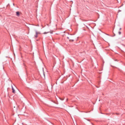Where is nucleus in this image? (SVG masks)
Segmentation results:
<instances>
[{
    "label": "nucleus",
    "instance_id": "1",
    "mask_svg": "<svg viewBox=\"0 0 125 125\" xmlns=\"http://www.w3.org/2000/svg\"><path fill=\"white\" fill-rule=\"evenodd\" d=\"M11 86H12V92L14 94H15V90L14 89V88H13V87L12 86V85Z\"/></svg>",
    "mask_w": 125,
    "mask_h": 125
},
{
    "label": "nucleus",
    "instance_id": "2",
    "mask_svg": "<svg viewBox=\"0 0 125 125\" xmlns=\"http://www.w3.org/2000/svg\"><path fill=\"white\" fill-rule=\"evenodd\" d=\"M16 15L17 16H19L20 14L19 12L18 11H17L16 12Z\"/></svg>",
    "mask_w": 125,
    "mask_h": 125
},
{
    "label": "nucleus",
    "instance_id": "3",
    "mask_svg": "<svg viewBox=\"0 0 125 125\" xmlns=\"http://www.w3.org/2000/svg\"><path fill=\"white\" fill-rule=\"evenodd\" d=\"M35 38H36L38 37V34H37L36 33L35 35H34Z\"/></svg>",
    "mask_w": 125,
    "mask_h": 125
},
{
    "label": "nucleus",
    "instance_id": "4",
    "mask_svg": "<svg viewBox=\"0 0 125 125\" xmlns=\"http://www.w3.org/2000/svg\"><path fill=\"white\" fill-rule=\"evenodd\" d=\"M35 32H36V33L38 35V34H40V33L39 32L37 31H36Z\"/></svg>",
    "mask_w": 125,
    "mask_h": 125
},
{
    "label": "nucleus",
    "instance_id": "5",
    "mask_svg": "<svg viewBox=\"0 0 125 125\" xmlns=\"http://www.w3.org/2000/svg\"><path fill=\"white\" fill-rule=\"evenodd\" d=\"M49 32H44L43 33L44 34H46L48 33Z\"/></svg>",
    "mask_w": 125,
    "mask_h": 125
},
{
    "label": "nucleus",
    "instance_id": "6",
    "mask_svg": "<svg viewBox=\"0 0 125 125\" xmlns=\"http://www.w3.org/2000/svg\"><path fill=\"white\" fill-rule=\"evenodd\" d=\"M118 33L119 35H120L121 34V32L120 31H119Z\"/></svg>",
    "mask_w": 125,
    "mask_h": 125
},
{
    "label": "nucleus",
    "instance_id": "7",
    "mask_svg": "<svg viewBox=\"0 0 125 125\" xmlns=\"http://www.w3.org/2000/svg\"><path fill=\"white\" fill-rule=\"evenodd\" d=\"M115 114L117 115H118L119 114V113H116Z\"/></svg>",
    "mask_w": 125,
    "mask_h": 125
},
{
    "label": "nucleus",
    "instance_id": "8",
    "mask_svg": "<svg viewBox=\"0 0 125 125\" xmlns=\"http://www.w3.org/2000/svg\"><path fill=\"white\" fill-rule=\"evenodd\" d=\"M71 40H72V41H73L74 40H70V41Z\"/></svg>",
    "mask_w": 125,
    "mask_h": 125
},
{
    "label": "nucleus",
    "instance_id": "9",
    "mask_svg": "<svg viewBox=\"0 0 125 125\" xmlns=\"http://www.w3.org/2000/svg\"><path fill=\"white\" fill-rule=\"evenodd\" d=\"M67 39H69V37H67Z\"/></svg>",
    "mask_w": 125,
    "mask_h": 125
},
{
    "label": "nucleus",
    "instance_id": "10",
    "mask_svg": "<svg viewBox=\"0 0 125 125\" xmlns=\"http://www.w3.org/2000/svg\"><path fill=\"white\" fill-rule=\"evenodd\" d=\"M115 114V113H112L113 115V114Z\"/></svg>",
    "mask_w": 125,
    "mask_h": 125
},
{
    "label": "nucleus",
    "instance_id": "11",
    "mask_svg": "<svg viewBox=\"0 0 125 125\" xmlns=\"http://www.w3.org/2000/svg\"><path fill=\"white\" fill-rule=\"evenodd\" d=\"M121 28H120V30H121Z\"/></svg>",
    "mask_w": 125,
    "mask_h": 125
}]
</instances>
